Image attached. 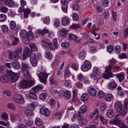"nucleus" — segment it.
<instances>
[{
  "label": "nucleus",
  "instance_id": "obj_1",
  "mask_svg": "<svg viewBox=\"0 0 128 128\" xmlns=\"http://www.w3.org/2000/svg\"><path fill=\"white\" fill-rule=\"evenodd\" d=\"M109 61L110 62V65L108 67H106L105 69V71L106 74H104L103 75V78L105 79H108L110 78V77H112V74L111 71L112 68L113 66V64H114L116 62V61L114 59L110 60Z\"/></svg>",
  "mask_w": 128,
  "mask_h": 128
},
{
  "label": "nucleus",
  "instance_id": "obj_2",
  "mask_svg": "<svg viewBox=\"0 0 128 128\" xmlns=\"http://www.w3.org/2000/svg\"><path fill=\"white\" fill-rule=\"evenodd\" d=\"M30 67L26 63L22 62L21 69L24 77L26 79H30L31 78V76L28 71Z\"/></svg>",
  "mask_w": 128,
  "mask_h": 128
},
{
  "label": "nucleus",
  "instance_id": "obj_3",
  "mask_svg": "<svg viewBox=\"0 0 128 128\" xmlns=\"http://www.w3.org/2000/svg\"><path fill=\"white\" fill-rule=\"evenodd\" d=\"M43 88V86L42 85H38L32 88L29 93L28 97L31 99H36L37 98L36 93L39 90L42 89Z\"/></svg>",
  "mask_w": 128,
  "mask_h": 128
},
{
  "label": "nucleus",
  "instance_id": "obj_4",
  "mask_svg": "<svg viewBox=\"0 0 128 128\" xmlns=\"http://www.w3.org/2000/svg\"><path fill=\"white\" fill-rule=\"evenodd\" d=\"M22 50V48H20L13 52L10 54L9 55V58L12 59L14 61L18 60L20 57L19 54L21 55Z\"/></svg>",
  "mask_w": 128,
  "mask_h": 128
},
{
  "label": "nucleus",
  "instance_id": "obj_5",
  "mask_svg": "<svg viewBox=\"0 0 128 128\" xmlns=\"http://www.w3.org/2000/svg\"><path fill=\"white\" fill-rule=\"evenodd\" d=\"M34 84V80L32 79L31 80H22L20 82L19 86L21 88H25L32 86Z\"/></svg>",
  "mask_w": 128,
  "mask_h": 128
},
{
  "label": "nucleus",
  "instance_id": "obj_6",
  "mask_svg": "<svg viewBox=\"0 0 128 128\" xmlns=\"http://www.w3.org/2000/svg\"><path fill=\"white\" fill-rule=\"evenodd\" d=\"M7 74L10 76V80L12 82H13L17 81L19 78L20 75L19 73H14L11 70L8 71Z\"/></svg>",
  "mask_w": 128,
  "mask_h": 128
},
{
  "label": "nucleus",
  "instance_id": "obj_7",
  "mask_svg": "<svg viewBox=\"0 0 128 128\" xmlns=\"http://www.w3.org/2000/svg\"><path fill=\"white\" fill-rule=\"evenodd\" d=\"M42 45L44 47H48L51 50H54V47L53 46L52 43L50 40L46 39H43L42 40Z\"/></svg>",
  "mask_w": 128,
  "mask_h": 128
},
{
  "label": "nucleus",
  "instance_id": "obj_8",
  "mask_svg": "<svg viewBox=\"0 0 128 128\" xmlns=\"http://www.w3.org/2000/svg\"><path fill=\"white\" fill-rule=\"evenodd\" d=\"M30 62L31 65L35 67L37 65L38 60L36 56V54L33 52H31L30 56Z\"/></svg>",
  "mask_w": 128,
  "mask_h": 128
},
{
  "label": "nucleus",
  "instance_id": "obj_9",
  "mask_svg": "<svg viewBox=\"0 0 128 128\" xmlns=\"http://www.w3.org/2000/svg\"><path fill=\"white\" fill-rule=\"evenodd\" d=\"M47 73L44 72H40L39 74H38V76L41 82L46 84V78L48 76Z\"/></svg>",
  "mask_w": 128,
  "mask_h": 128
},
{
  "label": "nucleus",
  "instance_id": "obj_10",
  "mask_svg": "<svg viewBox=\"0 0 128 128\" xmlns=\"http://www.w3.org/2000/svg\"><path fill=\"white\" fill-rule=\"evenodd\" d=\"M14 100L17 103L23 104L24 102V99L21 95L17 94L14 95L13 97Z\"/></svg>",
  "mask_w": 128,
  "mask_h": 128
},
{
  "label": "nucleus",
  "instance_id": "obj_11",
  "mask_svg": "<svg viewBox=\"0 0 128 128\" xmlns=\"http://www.w3.org/2000/svg\"><path fill=\"white\" fill-rule=\"evenodd\" d=\"M30 50L28 47H26L24 50L22 55H20L21 58L22 60H25L29 56V54L31 53Z\"/></svg>",
  "mask_w": 128,
  "mask_h": 128
},
{
  "label": "nucleus",
  "instance_id": "obj_12",
  "mask_svg": "<svg viewBox=\"0 0 128 128\" xmlns=\"http://www.w3.org/2000/svg\"><path fill=\"white\" fill-rule=\"evenodd\" d=\"M91 67L90 63L87 60L84 62V64H82L81 66V69L83 71H87Z\"/></svg>",
  "mask_w": 128,
  "mask_h": 128
},
{
  "label": "nucleus",
  "instance_id": "obj_13",
  "mask_svg": "<svg viewBox=\"0 0 128 128\" xmlns=\"http://www.w3.org/2000/svg\"><path fill=\"white\" fill-rule=\"evenodd\" d=\"M25 34L26 36H27L28 39L30 40H32L34 38L33 35V33L32 31L28 32V33L26 30H23L21 32V34Z\"/></svg>",
  "mask_w": 128,
  "mask_h": 128
},
{
  "label": "nucleus",
  "instance_id": "obj_14",
  "mask_svg": "<svg viewBox=\"0 0 128 128\" xmlns=\"http://www.w3.org/2000/svg\"><path fill=\"white\" fill-rule=\"evenodd\" d=\"M40 114L44 115L46 116H48L50 114V111L48 108L44 107H42L40 110Z\"/></svg>",
  "mask_w": 128,
  "mask_h": 128
},
{
  "label": "nucleus",
  "instance_id": "obj_15",
  "mask_svg": "<svg viewBox=\"0 0 128 128\" xmlns=\"http://www.w3.org/2000/svg\"><path fill=\"white\" fill-rule=\"evenodd\" d=\"M10 27L11 29H13L15 28V30L17 32L20 29V27L18 26H16V24L15 22L12 21L10 22Z\"/></svg>",
  "mask_w": 128,
  "mask_h": 128
},
{
  "label": "nucleus",
  "instance_id": "obj_16",
  "mask_svg": "<svg viewBox=\"0 0 128 128\" xmlns=\"http://www.w3.org/2000/svg\"><path fill=\"white\" fill-rule=\"evenodd\" d=\"M88 92L89 94L92 96H94L96 94V91L93 87L90 88L88 90Z\"/></svg>",
  "mask_w": 128,
  "mask_h": 128
},
{
  "label": "nucleus",
  "instance_id": "obj_17",
  "mask_svg": "<svg viewBox=\"0 0 128 128\" xmlns=\"http://www.w3.org/2000/svg\"><path fill=\"white\" fill-rule=\"evenodd\" d=\"M61 22L63 25L66 26L69 24L70 21L68 17L65 16L62 18Z\"/></svg>",
  "mask_w": 128,
  "mask_h": 128
},
{
  "label": "nucleus",
  "instance_id": "obj_18",
  "mask_svg": "<svg viewBox=\"0 0 128 128\" xmlns=\"http://www.w3.org/2000/svg\"><path fill=\"white\" fill-rule=\"evenodd\" d=\"M38 104L37 103L34 102H32L28 105L26 109L33 111L34 109L35 106H37Z\"/></svg>",
  "mask_w": 128,
  "mask_h": 128
},
{
  "label": "nucleus",
  "instance_id": "obj_19",
  "mask_svg": "<svg viewBox=\"0 0 128 128\" xmlns=\"http://www.w3.org/2000/svg\"><path fill=\"white\" fill-rule=\"evenodd\" d=\"M87 107L86 106L83 105L80 107V110H79L78 113H79L80 114L83 115V114L86 113L87 111Z\"/></svg>",
  "mask_w": 128,
  "mask_h": 128
},
{
  "label": "nucleus",
  "instance_id": "obj_20",
  "mask_svg": "<svg viewBox=\"0 0 128 128\" xmlns=\"http://www.w3.org/2000/svg\"><path fill=\"white\" fill-rule=\"evenodd\" d=\"M114 107L115 110L118 112L120 111L122 108L121 103L120 102H116L115 104Z\"/></svg>",
  "mask_w": 128,
  "mask_h": 128
},
{
  "label": "nucleus",
  "instance_id": "obj_21",
  "mask_svg": "<svg viewBox=\"0 0 128 128\" xmlns=\"http://www.w3.org/2000/svg\"><path fill=\"white\" fill-rule=\"evenodd\" d=\"M49 32L48 30L46 28L42 29V30H38L37 32V34L38 35L43 36L45 34L48 33Z\"/></svg>",
  "mask_w": 128,
  "mask_h": 128
},
{
  "label": "nucleus",
  "instance_id": "obj_22",
  "mask_svg": "<svg viewBox=\"0 0 128 128\" xmlns=\"http://www.w3.org/2000/svg\"><path fill=\"white\" fill-rule=\"evenodd\" d=\"M117 84L114 82H111L108 85V86L109 88L111 90H114L117 86Z\"/></svg>",
  "mask_w": 128,
  "mask_h": 128
},
{
  "label": "nucleus",
  "instance_id": "obj_23",
  "mask_svg": "<svg viewBox=\"0 0 128 128\" xmlns=\"http://www.w3.org/2000/svg\"><path fill=\"white\" fill-rule=\"evenodd\" d=\"M114 115V113L112 109H109L108 110L106 114V116L110 118H112Z\"/></svg>",
  "mask_w": 128,
  "mask_h": 128
},
{
  "label": "nucleus",
  "instance_id": "obj_24",
  "mask_svg": "<svg viewBox=\"0 0 128 128\" xmlns=\"http://www.w3.org/2000/svg\"><path fill=\"white\" fill-rule=\"evenodd\" d=\"M0 80L2 82L6 83L8 81L9 78L6 75L2 76L0 77Z\"/></svg>",
  "mask_w": 128,
  "mask_h": 128
},
{
  "label": "nucleus",
  "instance_id": "obj_25",
  "mask_svg": "<svg viewBox=\"0 0 128 128\" xmlns=\"http://www.w3.org/2000/svg\"><path fill=\"white\" fill-rule=\"evenodd\" d=\"M86 53L84 50L80 52L78 55L79 58L82 60H84L85 57Z\"/></svg>",
  "mask_w": 128,
  "mask_h": 128
},
{
  "label": "nucleus",
  "instance_id": "obj_26",
  "mask_svg": "<svg viewBox=\"0 0 128 128\" xmlns=\"http://www.w3.org/2000/svg\"><path fill=\"white\" fill-rule=\"evenodd\" d=\"M24 16L25 18H28L29 14L31 12L30 10L28 8L24 9Z\"/></svg>",
  "mask_w": 128,
  "mask_h": 128
},
{
  "label": "nucleus",
  "instance_id": "obj_27",
  "mask_svg": "<svg viewBox=\"0 0 128 128\" xmlns=\"http://www.w3.org/2000/svg\"><path fill=\"white\" fill-rule=\"evenodd\" d=\"M80 98L82 101H86L88 99V94L86 93L84 94L81 96Z\"/></svg>",
  "mask_w": 128,
  "mask_h": 128
},
{
  "label": "nucleus",
  "instance_id": "obj_28",
  "mask_svg": "<svg viewBox=\"0 0 128 128\" xmlns=\"http://www.w3.org/2000/svg\"><path fill=\"white\" fill-rule=\"evenodd\" d=\"M12 67L16 70H18L20 68L19 63L18 62H13L12 63Z\"/></svg>",
  "mask_w": 128,
  "mask_h": 128
},
{
  "label": "nucleus",
  "instance_id": "obj_29",
  "mask_svg": "<svg viewBox=\"0 0 128 128\" xmlns=\"http://www.w3.org/2000/svg\"><path fill=\"white\" fill-rule=\"evenodd\" d=\"M110 123L112 124H114L117 126H120L122 122L118 118H116L110 122Z\"/></svg>",
  "mask_w": 128,
  "mask_h": 128
},
{
  "label": "nucleus",
  "instance_id": "obj_30",
  "mask_svg": "<svg viewBox=\"0 0 128 128\" xmlns=\"http://www.w3.org/2000/svg\"><path fill=\"white\" fill-rule=\"evenodd\" d=\"M116 76L118 78L120 82H121L124 78V74L122 73L116 74Z\"/></svg>",
  "mask_w": 128,
  "mask_h": 128
},
{
  "label": "nucleus",
  "instance_id": "obj_31",
  "mask_svg": "<svg viewBox=\"0 0 128 128\" xmlns=\"http://www.w3.org/2000/svg\"><path fill=\"white\" fill-rule=\"evenodd\" d=\"M30 46L32 50L36 52L38 50V48L36 44L34 43H31L30 44Z\"/></svg>",
  "mask_w": 128,
  "mask_h": 128
},
{
  "label": "nucleus",
  "instance_id": "obj_32",
  "mask_svg": "<svg viewBox=\"0 0 128 128\" xmlns=\"http://www.w3.org/2000/svg\"><path fill=\"white\" fill-rule=\"evenodd\" d=\"M59 32L60 36L63 37H65L67 34V32L64 28H62L60 30Z\"/></svg>",
  "mask_w": 128,
  "mask_h": 128
},
{
  "label": "nucleus",
  "instance_id": "obj_33",
  "mask_svg": "<svg viewBox=\"0 0 128 128\" xmlns=\"http://www.w3.org/2000/svg\"><path fill=\"white\" fill-rule=\"evenodd\" d=\"M93 72L94 74H96L99 76L101 74V71L100 70L96 67H94L93 69Z\"/></svg>",
  "mask_w": 128,
  "mask_h": 128
},
{
  "label": "nucleus",
  "instance_id": "obj_34",
  "mask_svg": "<svg viewBox=\"0 0 128 128\" xmlns=\"http://www.w3.org/2000/svg\"><path fill=\"white\" fill-rule=\"evenodd\" d=\"M127 108H124L122 110V108L120 111H118V112H119L120 115L122 116H124L127 114Z\"/></svg>",
  "mask_w": 128,
  "mask_h": 128
},
{
  "label": "nucleus",
  "instance_id": "obj_35",
  "mask_svg": "<svg viewBox=\"0 0 128 128\" xmlns=\"http://www.w3.org/2000/svg\"><path fill=\"white\" fill-rule=\"evenodd\" d=\"M112 98V94H107L105 96V100L107 101H110Z\"/></svg>",
  "mask_w": 128,
  "mask_h": 128
},
{
  "label": "nucleus",
  "instance_id": "obj_36",
  "mask_svg": "<svg viewBox=\"0 0 128 128\" xmlns=\"http://www.w3.org/2000/svg\"><path fill=\"white\" fill-rule=\"evenodd\" d=\"M24 112L26 116H32L34 114L33 111L26 109L24 111Z\"/></svg>",
  "mask_w": 128,
  "mask_h": 128
},
{
  "label": "nucleus",
  "instance_id": "obj_37",
  "mask_svg": "<svg viewBox=\"0 0 128 128\" xmlns=\"http://www.w3.org/2000/svg\"><path fill=\"white\" fill-rule=\"evenodd\" d=\"M53 42L52 46L54 47V50L56 48H57L58 46V44L57 42V38H54L53 40Z\"/></svg>",
  "mask_w": 128,
  "mask_h": 128
},
{
  "label": "nucleus",
  "instance_id": "obj_38",
  "mask_svg": "<svg viewBox=\"0 0 128 128\" xmlns=\"http://www.w3.org/2000/svg\"><path fill=\"white\" fill-rule=\"evenodd\" d=\"M12 45L13 46H15L16 45L19 41V40L18 38L16 37L13 36V38H12Z\"/></svg>",
  "mask_w": 128,
  "mask_h": 128
},
{
  "label": "nucleus",
  "instance_id": "obj_39",
  "mask_svg": "<svg viewBox=\"0 0 128 128\" xmlns=\"http://www.w3.org/2000/svg\"><path fill=\"white\" fill-rule=\"evenodd\" d=\"M35 122L36 124L38 126H41L43 123V121L39 118H37L36 119Z\"/></svg>",
  "mask_w": 128,
  "mask_h": 128
},
{
  "label": "nucleus",
  "instance_id": "obj_40",
  "mask_svg": "<svg viewBox=\"0 0 128 128\" xmlns=\"http://www.w3.org/2000/svg\"><path fill=\"white\" fill-rule=\"evenodd\" d=\"M22 41L25 43H28L29 42V40L28 38L27 37V36H25V34H22Z\"/></svg>",
  "mask_w": 128,
  "mask_h": 128
},
{
  "label": "nucleus",
  "instance_id": "obj_41",
  "mask_svg": "<svg viewBox=\"0 0 128 128\" xmlns=\"http://www.w3.org/2000/svg\"><path fill=\"white\" fill-rule=\"evenodd\" d=\"M82 114H80L79 113H77L76 114L79 123L81 122H82L83 120L85 119L83 118V117L82 116Z\"/></svg>",
  "mask_w": 128,
  "mask_h": 128
},
{
  "label": "nucleus",
  "instance_id": "obj_42",
  "mask_svg": "<svg viewBox=\"0 0 128 128\" xmlns=\"http://www.w3.org/2000/svg\"><path fill=\"white\" fill-rule=\"evenodd\" d=\"M64 96L65 97L69 98L70 97L71 94L70 92L69 91L66 90L64 92Z\"/></svg>",
  "mask_w": 128,
  "mask_h": 128
},
{
  "label": "nucleus",
  "instance_id": "obj_43",
  "mask_svg": "<svg viewBox=\"0 0 128 128\" xmlns=\"http://www.w3.org/2000/svg\"><path fill=\"white\" fill-rule=\"evenodd\" d=\"M68 37L69 39L72 41H74L77 38L76 35L72 34H70L68 35Z\"/></svg>",
  "mask_w": 128,
  "mask_h": 128
},
{
  "label": "nucleus",
  "instance_id": "obj_44",
  "mask_svg": "<svg viewBox=\"0 0 128 128\" xmlns=\"http://www.w3.org/2000/svg\"><path fill=\"white\" fill-rule=\"evenodd\" d=\"M2 118L4 120L7 121L8 118V114L6 112H3L1 115Z\"/></svg>",
  "mask_w": 128,
  "mask_h": 128
},
{
  "label": "nucleus",
  "instance_id": "obj_45",
  "mask_svg": "<svg viewBox=\"0 0 128 128\" xmlns=\"http://www.w3.org/2000/svg\"><path fill=\"white\" fill-rule=\"evenodd\" d=\"M70 75V73L69 70H68V68L67 67L66 68L64 73V76L65 78L69 77Z\"/></svg>",
  "mask_w": 128,
  "mask_h": 128
},
{
  "label": "nucleus",
  "instance_id": "obj_46",
  "mask_svg": "<svg viewBox=\"0 0 128 128\" xmlns=\"http://www.w3.org/2000/svg\"><path fill=\"white\" fill-rule=\"evenodd\" d=\"M104 93L102 91H100L97 93V96L100 98H103L104 96Z\"/></svg>",
  "mask_w": 128,
  "mask_h": 128
},
{
  "label": "nucleus",
  "instance_id": "obj_47",
  "mask_svg": "<svg viewBox=\"0 0 128 128\" xmlns=\"http://www.w3.org/2000/svg\"><path fill=\"white\" fill-rule=\"evenodd\" d=\"M8 10V8L4 6H2L0 7V11L4 13H6Z\"/></svg>",
  "mask_w": 128,
  "mask_h": 128
},
{
  "label": "nucleus",
  "instance_id": "obj_48",
  "mask_svg": "<svg viewBox=\"0 0 128 128\" xmlns=\"http://www.w3.org/2000/svg\"><path fill=\"white\" fill-rule=\"evenodd\" d=\"M80 25L79 24H73L70 26V28L73 29H76L80 28Z\"/></svg>",
  "mask_w": 128,
  "mask_h": 128
},
{
  "label": "nucleus",
  "instance_id": "obj_49",
  "mask_svg": "<svg viewBox=\"0 0 128 128\" xmlns=\"http://www.w3.org/2000/svg\"><path fill=\"white\" fill-rule=\"evenodd\" d=\"M7 107L11 109L14 110L16 108L14 104L12 103H10L8 104L7 106Z\"/></svg>",
  "mask_w": 128,
  "mask_h": 128
},
{
  "label": "nucleus",
  "instance_id": "obj_50",
  "mask_svg": "<svg viewBox=\"0 0 128 128\" xmlns=\"http://www.w3.org/2000/svg\"><path fill=\"white\" fill-rule=\"evenodd\" d=\"M107 50L109 53L112 52L114 49L113 46L112 45L110 44L107 46Z\"/></svg>",
  "mask_w": 128,
  "mask_h": 128
},
{
  "label": "nucleus",
  "instance_id": "obj_51",
  "mask_svg": "<svg viewBox=\"0 0 128 128\" xmlns=\"http://www.w3.org/2000/svg\"><path fill=\"white\" fill-rule=\"evenodd\" d=\"M2 30L3 32H6L8 31V27L6 25H4L2 26Z\"/></svg>",
  "mask_w": 128,
  "mask_h": 128
},
{
  "label": "nucleus",
  "instance_id": "obj_52",
  "mask_svg": "<svg viewBox=\"0 0 128 128\" xmlns=\"http://www.w3.org/2000/svg\"><path fill=\"white\" fill-rule=\"evenodd\" d=\"M6 16L4 14H0V21L4 22L6 19Z\"/></svg>",
  "mask_w": 128,
  "mask_h": 128
},
{
  "label": "nucleus",
  "instance_id": "obj_53",
  "mask_svg": "<svg viewBox=\"0 0 128 128\" xmlns=\"http://www.w3.org/2000/svg\"><path fill=\"white\" fill-rule=\"evenodd\" d=\"M60 24V21L58 19L54 21V25L56 27H57L59 26Z\"/></svg>",
  "mask_w": 128,
  "mask_h": 128
},
{
  "label": "nucleus",
  "instance_id": "obj_54",
  "mask_svg": "<svg viewBox=\"0 0 128 128\" xmlns=\"http://www.w3.org/2000/svg\"><path fill=\"white\" fill-rule=\"evenodd\" d=\"M68 7V5L67 4L63 5L62 6V11L66 13L67 12Z\"/></svg>",
  "mask_w": 128,
  "mask_h": 128
},
{
  "label": "nucleus",
  "instance_id": "obj_55",
  "mask_svg": "<svg viewBox=\"0 0 128 128\" xmlns=\"http://www.w3.org/2000/svg\"><path fill=\"white\" fill-rule=\"evenodd\" d=\"M107 107L106 104L105 103L102 104L100 107V109L102 111H103Z\"/></svg>",
  "mask_w": 128,
  "mask_h": 128
},
{
  "label": "nucleus",
  "instance_id": "obj_56",
  "mask_svg": "<svg viewBox=\"0 0 128 128\" xmlns=\"http://www.w3.org/2000/svg\"><path fill=\"white\" fill-rule=\"evenodd\" d=\"M78 79L82 81L84 79V76L81 73L80 74L77 76Z\"/></svg>",
  "mask_w": 128,
  "mask_h": 128
},
{
  "label": "nucleus",
  "instance_id": "obj_57",
  "mask_svg": "<svg viewBox=\"0 0 128 128\" xmlns=\"http://www.w3.org/2000/svg\"><path fill=\"white\" fill-rule=\"evenodd\" d=\"M3 93L4 94L8 96H10L11 94V92L9 90H6L3 91Z\"/></svg>",
  "mask_w": 128,
  "mask_h": 128
},
{
  "label": "nucleus",
  "instance_id": "obj_58",
  "mask_svg": "<svg viewBox=\"0 0 128 128\" xmlns=\"http://www.w3.org/2000/svg\"><path fill=\"white\" fill-rule=\"evenodd\" d=\"M71 66L73 69L76 70L78 68V65L77 64L74 63Z\"/></svg>",
  "mask_w": 128,
  "mask_h": 128
},
{
  "label": "nucleus",
  "instance_id": "obj_59",
  "mask_svg": "<svg viewBox=\"0 0 128 128\" xmlns=\"http://www.w3.org/2000/svg\"><path fill=\"white\" fill-rule=\"evenodd\" d=\"M33 124V122L31 120H27L25 123L26 125L28 126H32Z\"/></svg>",
  "mask_w": 128,
  "mask_h": 128
},
{
  "label": "nucleus",
  "instance_id": "obj_60",
  "mask_svg": "<svg viewBox=\"0 0 128 128\" xmlns=\"http://www.w3.org/2000/svg\"><path fill=\"white\" fill-rule=\"evenodd\" d=\"M123 34L124 38H126L128 35V28H127L123 32Z\"/></svg>",
  "mask_w": 128,
  "mask_h": 128
},
{
  "label": "nucleus",
  "instance_id": "obj_61",
  "mask_svg": "<svg viewBox=\"0 0 128 128\" xmlns=\"http://www.w3.org/2000/svg\"><path fill=\"white\" fill-rule=\"evenodd\" d=\"M119 58L120 59H123L124 58H127L126 55L124 53H122L119 55Z\"/></svg>",
  "mask_w": 128,
  "mask_h": 128
},
{
  "label": "nucleus",
  "instance_id": "obj_62",
  "mask_svg": "<svg viewBox=\"0 0 128 128\" xmlns=\"http://www.w3.org/2000/svg\"><path fill=\"white\" fill-rule=\"evenodd\" d=\"M46 58L49 59H51L52 58V56L51 53L50 52H47L46 54Z\"/></svg>",
  "mask_w": 128,
  "mask_h": 128
},
{
  "label": "nucleus",
  "instance_id": "obj_63",
  "mask_svg": "<svg viewBox=\"0 0 128 128\" xmlns=\"http://www.w3.org/2000/svg\"><path fill=\"white\" fill-rule=\"evenodd\" d=\"M64 85L66 86H68L70 87L71 86V84L70 82L68 80H66L65 81Z\"/></svg>",
  "mask_w": 128,
  "mask_h": 128
},
{
  "label": "nucleus",
  "instance_id": "obj_64",
  "mask_svg": "<svg viewBox=\"0 0 128 128\" xmlns=\"http://www.w3.org/2000/svg\"><path fill=\"white\" fill-rule=\"evenodd\" d=\"M61 45L62 47L64 48H66L69 46V43L66 42H65L62 43L61 44Z\"/></svg>",
  "mask_w": 128,
  "mask_h": 128
}]
</instances>
